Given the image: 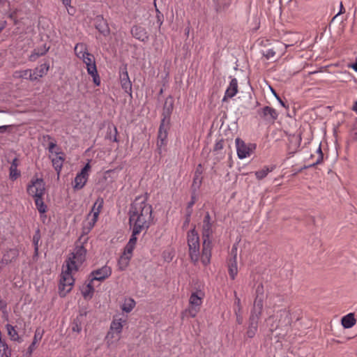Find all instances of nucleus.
I'll use <instances>...</instances> for the list:
<instances>
[{"label":"nucleus","instance_id":"f257e3e1","mask_svg":"<svg viewBox=\"0 0 357 357\" xmlns=\"http://www.w3.org/2000/svg\"><path fill=\"white\" fill-rule=\"evenodd\" d=\"M130 227H135V234H140L149 227L152 218V206L146 202V197H137L129 211Z\"/></svg>","mask_w":357,"mask_h":357},{"label":"nucleus","instance_id":"f03ea898","mask_svg":"<svg viewBox=\"0 0 357 357\" xmlns=\"http://www.w3.org/2000/svg\"><path fill=\"white\" fill-rule=\"evenodd\" d=\"M213 234L212 223L211 221V216L208 213H206L202 226V238H203V248L202 252L201 261L204 266L210 263L211 257V236Z\"/></svg>","mask_w":357,"mask_h":357},{"label":"nucleus","instance_id":"7ed1b4c3","mask_svg":"<svg viewBox=\"0 0 357 357\" xmlns=\"http://www.w3.org/2000/svg\"><path fill=\"white\" fill-rule=\"evenodd\" d=\"M262 287H257V296L254 302L253 308L249 319V326L246 331V336L248 338H252L258 328V321L262 312L263 309V296H260L259 293L262 291Z\"/></svg>","mask_w":357,"mask_h":357},{"label":"nucleus","instance_id":"20e7f679","mask_svg":"<svg viewBox=\"0 0 357 357\" xmlns=\"http://www.w3.org/2000/svg\"><path fill=\"white\" fill-rule=\"evenodd\" d=\"M77 271L75 266L70 263L63 266L59 287L61 296H65L71 290L75 281L72 273Z\"/></svg>","mask_w":357,"mask_h":357},{"label":"nucleus","instance_id":"39448f33","mask_svg":"<svg viewBox=\"0 0 357 357\" xmlns=\"http://www.w3.org/2000/svg\"><path fill=\"white\" fill-rule=\"evenodd\" d=\"M291 323L290 312L287 309L281 310L268 319L270 330L273 331L279 327L288 326Z\"/></svg>","mask_w":357,"mask_h":357},{"label":"nucleus","instance_id":"423d86ee","mask_svg":"<svg viewBox=\"0 0 357 357\" xmlns=\"http://www.w3.org/2000/svg\"><path fill=\"white\" fill-rule=\"evenodd\" d=\"M187 237L190 257L194 264H196L198 262L199 257H202L199 235L195 229H192L188 232Z\"/></svg>","mask_w":357,"mask_h":357},{"label":"nucleus","instance_id":"0eeeda50","mask_svg":"<svg viewBox=\"0 0 357 357\" xmlns=\"http://www.w3.org/2000/svg\"><path fill=\"white\" fill-rule=\"evenodd\" d=\"M86 250L84 247L83 244L77 243L75 248L72 253L70 254L68 259L66 261V264H72L75 266L76 269H78L86 259Z\"/></svg>","mask_w":357,"mask_h":357},{"label":"nucleus","instance_id":"6e6552de","mask_svg":"<svg viewBox=\"0 0 357 357\" xmlns=\"http://www.w3.org/2000/svg\"><path fill=\"white\" fill-rule=\"evenodd\" d=\"M204 297V293L201 290L196 291L191 294L189 298V307L185 310V312L188 313L191 317H196L199 311Z\"/></svg>","mask_w":357,"mask_h":357},{"label":"nucleus","instance_id":"1a4fd4ad","mask_svg":"<svg viewBox=\"0 0 357 357\" xmlns=\"http://www.w3.org/2000/svg\"><path fill=\"white\" fill-rule=\"evenodd\" d=\"M79 59H82L86 64L87 73L93 77V83L96 86H99L100 84V79L97 71L94 56L88 52Z\"/></svg>","mask_w":357,"mask_h":357},{"label":"nucleus","instance_id":"9d476101","mask_svg":"<svg viewBox=\"0 0 357 357\" xmlns=\"http://www.w3.org/2000/svg\"><path fill=\"white\" fill-rule=\"evenodd\" d=\"M237 155L239 159L246 158L254 152L256 144L252 143L246 144L243 139L237 137L235 139Z\"/></svg>","mask_w":357,"mask_h":357},{"label":"nucleus","instance_id":"9b49d317","mask_svg":"<svg viewBox=\"0 0 357 357\" xmlns=\"http://www.w3.org/2000/svg\"><path fill=\"white\" fill-rule=\"evenodd\" d=\"M27 192L33 197H43L45 193V183L42 178L32 179L27 186Z\"/></svg>","mask_w":357,"mask_h":357},{"label":"nucleus","instance_id":"f8f14e48","mask_svg":"<svg viewBox=\"0 0 357 357\" xmlns=\"http://www.w3.org/2000/svg\"><path fill=\"white\" fill-rule=\"evenodd\" d=\"M167 128L168 124L165 123V120H162L158 130L157 141V149L160 154L162 153L163 148L167 145Z\"/></svg>","mask_w":357,"mask_h":357},{"label":"nucleus","instance_id":"ddd939ff","mask_svg":"<svg viewBox=\"0 0 357 357\" xmlns=\"http://www.w3.org/2000/svg\"><path fill=\"white\" fill-rule=\"evenodd\" d=\"M91 169V166L89 163H87L81 170L79 173L77 174L75 178L73 183V188L75 190L82 189L86 184L88 177H89V171Z\"/></svg>","mask_w":357,"mask_h":357},{"label":"nucleus","instance_id":"4468645a","mask_svg":"<svg viewBox=\"0 0 357 357\" xmlns=\"http://www.w3.org/2000/svg\"><path fill=\"white\" fill-rule=\"evenodd\" d=\"M103 206V199L102 198H98L96 202L94 203L91 212L88 215L89 229H91L95 225L96 222L98 220L99 214Z\"/></svg>","mask_w":357,"mask_h":357},{"label":"nucleus","instance_id":"2eb2a0df","mask_svg":"<svg viewBox=\"0 0 357 357\" xmlns=\"http://www.w3.org/2000/svg\"><path fill=\"white\" fill-rule=\"evenodd\" d=\"M258 115L266 121L274 122L278 116L277 111L269 106H265L257 111Z\"/></svg>","mask_w":357,"mask_h":357},{"label":"nucleus","instance_id":"dca6fc26","mask_svg":"<svg viewBox=\"0 0 357 357\" xmlns=\"http://www.w3.org/2000/svg\"><path fill=\"white\" fill-rule=\"evenodd\" d=\"M112 273V269L109 266H104L91 273L92 280L101 281L108 278Z\"/></svg>","mask_w":357,"mask_h":357},{"label":"nucleus","instance_id":"f3484780","mask_svg":"<svg viewBox=\"0 0 357 357\" xmlns=\"http://www.w3.org/2000/svg\"><path fill=\"white\" fill-rule=\"evenodd\" d=\"M173 109L174 100L172 97L169 96L166 98L162 109L163 119L162 120H165V123H169V117L172 113Z\"/></svg>","mask_w":357,"mask_h":357},{"label":"nucleus","instance_id":"a211bd4d","mask_svg":"<svg viewBox=\"0 0 357 357\" xmlns=\"http://www.w3.org/2000/svg\"><path fill=\"white\" fill-rule=\"evenodd\" d=\"M236 248L234 247L231 249V254L233 255V257L229 260L228 264V271L230 278L234 280L237 273H238V267H237V261H236Z\"/></svg>","mask_w":357,"mask_h":357},{"label":"nucleus","instance_id":"6ab92c4d","mask_svg":"<svg viewBox=\"0 0 357 357\" xmlns=\"http://www.w3.org/2000/svg\"><path fill=\"white\" fill-rule=\"evenodd\" d=\"M50 68L48 63H44L40 64L38 67L36 68L33 70H31V81L37 80L38 78L45 75Z\"/></svg>","mask_w":357,"mask_h":357},{"label":"nucleus","instance_id":"aec40b11","mask_svg":"<svg viewBox=\"0 0 357 357\" xmlns=\"http://www.w3.org/2000/svg\"><path fill=\"white\" fill-rule=\"evenodd\" d=\"M238 93V81L236 78H232L227 86L222 101H226L228 98H231Z\"/></svg>","mask_w":357,"mask_h":357},{"label":"nucleus","instance_id":"412c9836","mask_svg":"<svg viewBox=\"0 0 357 357\" xmlns=\"http://www.w3.org/2000/svg\"><path fill=\"white\" fill-rule=\"evenodd\" d=\"M52 165L59 175L61 171L63 162L65 160V155L63 152H55V155L52 158Z\"/></svg>","mask_w":357,"mask_h":357},{"label":"nucleus","instance_id":"4be33fe9","mask_svg":"<svg viewBox=\"0 0 357 357\" xmlns=\"http://www.w3.org/2000/svg\"><path fill=\"white\" fill-rule=\"evenodd\" d=\"M131 34L134 38L142 42H146L149 40V36L146 29L142 26H134L131 29Z\"/></svg>","mask_w":357,"mask_h":357},{"label":"nucleus","instance_id":"5701e85b","mask_svg":"<svg viewBox=\"0 0 357 357\" xmlns=\"http://www.w3.org/2000/svg\"><path fill=\"white\" fill-rule=\"evenodd\" d=\"M126 323V319L122 317H114L111 322L109 329L111 331L117 333V334H121L123 325Z\"/></svg>","mask_w":357,"mask_h":357},{"label":"nucleus","instance_id":"b1692460","mask_svg":"<svg viewBox=\"0 0 357 357\" xmlns=\"http://www.w3.org/2000/svg\"><path fill=\"white\" fill-rule=\"evenodd\" d=\"M120 80L122 89L125 91V92L131 94L132 83L130 80L128 73L126 70L121 74Z\"/></svg>","mask_w":357,"mask_h":357},{"label":"nucleus","instance_id":"393cba45","mask_svg":"<svg viewBox=\"0 0 357 357\" xmlns=\"http://www.w3.org/2000/svg\"><path fill=\"white\" fill-rule=\"evenodd\" d=\"M301 139H301V134L294 135L290 137V138H289L290 144H289V149L290 150L289 153L293 154L298 150L300 145H301Z\"/></svg>","mask_w":357,"mask_h":357},{"label":"nucleus","instance_id":"a878e982","mask_svg":"<svg viewBox=\"0 0 357 357\" xmlns=\"http://www.w3.org/2000/svg\"><path fill=\"white\" fill-rule=\"evenodd\" d=\"M5 328L7 331V334L11 341L17 342L18 343H20L23 341L22 337L18 334L15 326L10 324H6Z\"/></svg>","mask_w":357,"mask_h":357},{"label":"nucleus","instance_id":"bb28decb","mask_svg":"<svg viewBox=\"0 0 357 357\" xmlns=\"http://www.w3.org/2000/svg\"><path fill=\"white\" fill-rule=\"evenodd\" d=\"M92 278L90 280L89 283L84 284L81 289L82 294L85 299H90L92 298L94 293V285Z\"/></svg>","mask_w":357,"mask_h":357},{"label":"nucleus","instance_id":"cd10ccee","mask_svg":"<svg viewBox=\"0 0 357 357\" xmlns=\"http://www.w3.org/2000/svg\"><path fill=\"white\" fill-rule=\"evenodd\" d=\"M86 312H80L72 323V331L73 332L80 333L82 331V322L84 319Z\"/></svg>","mask_w":357,"mask_h":357},{"label":"nucleus","instance_id":"c85d7f7f","mask_svg":"<svg viewBox=\"0 0 357 357\" xmlns=\"http://www.w3.org/2000/svg\"><path fill=\"white\" fill-rule=\"evenodd\" d=\"M18 251L15 249H10L7 251L3 256L1 263L8 264L15 260L18 257Z\"/></svg>","mask_w":357,"mask_h":357},{"label":"nucleus","instance_id":"c756f323","mask_svg":"<svg viewBox=\"0 0 357 357\" xmlns=\"http://www.w3.org/2000/svg\"><path fill=\"white\" fill-rule=\"evenodd\" d=\"M120 339H121V335L117 334V333H115L114 331H111L110 329L107 332L106 337H105L106 344L108 347H110L114 344L117 343Z\"/></svg>","mask_w":357,"mask_h":357},{"label":"nucleus","instance_id":"7c9ffc66","mask_svg":"<svg viewBox=\"0 0 357 357\" xmlns=\"http://www.w3.org/2000/svg\"><path fill=\"white\" fill-rule=\"evenodd\" d=\"M17 159L14 158L9 169V178L13 181L16 180L20 176V172L17 170Z\"/></svg>","mask_w":357,"mask_h":357},{"label":"nucleus","instance_id":"2f4dec72","mask_svg":"<svg viewBox=\"0 0 357 357\" xmlns=\"http://www.w3.org/2000/svg\"><path fill=\"white\" fill-rule=\"evenodd\" d=\"M356 320L354 314L349 313L342 318V324L345 328H350L355 325Z\"/></svg>","mask_w":357,"mask_h":357},{"label":"nucleus","instance_id":"473e14b6","mask_svg":"<svg viewBox=\"0 0 357 357\" xmlns=\"http://www.w3.org/2000/svg\"><path fill=\"white\" fill-rule=\"evenodd\" d=\"M75 55L79 58L89 52L87 45L83 43L76 44L74 48Z\"/></svg>","mask_w":357,"mask_h":357},{"label":"nucleus","instance_id":"72a5a7b5","mask_svg":"<svg viewBox=\"0 0 357 357\" xmlns=\"http://www.w3.org/2000/svg\"><path fill=\"white\" fill-rule=\"evenodd\" d=\"M42 336L43 333H40V331L38 329H37L35 332L33 340L27 349V353L29 355L32 354L33 351L35 349L36 344L41 340Z\"/></svg>","mask_w":357,"mask_h":357},{"label":"nucleus","instance_id":"f704fd0d","mask_svg":"<svg viewBox=\"0 0 357 357\" xmlns=\"http://www.w3.org/2000/svg\"><path fill=\"white\" fill-rule=\"evenodd\" d=\"M117 128L116 126L112 125L107 127V133L106 138L112 142H117Z\"/></svg>","mask_w":357,"mask_h":357},{"label":"nucleus","instance_id":"c9c22d12","mask_svg":"<svg viewBox=\"0 0 357 357\" xmlns=\"http://www.w3.org/2000/svg\"><path fill=\"white\" fill-rule=\"evenodd\" d=\"M40 240V230L38 229L36 231L35 234L33 236V244L34 245V256H33L34 257H36L38 255Z\"/></svg>","mask_w":357,"mask_h":357},{"label":"nucleus","instance_id":"e433bc0d","mask_svg":"<svg viewBox=\"0 0 357 357\" xmlns=\"http://www.w3.org/2000/svg\"><path fill=\"white\" fill-rule=\"evenodd\" d=\"M96 26V29L104 36H107L109 33L108 25L103 19L100 20L99 23H98Z\"/></svg>","mask_w":357,"mask_h":357},{"label":"nucleus","instance_id":"4c0bfd02","mask_svg":"<svg viewBox=\"0 0 357 357\" xmlns=\"http://www.w3.org/2000/svg\"><path fill=\"white\" fill-rule=\"evenodd\" d=\"M15 78H25L31 80V70L27 69L24 70H16L13 73Z\"/></svg>","mask_w":357,"mask_h":357},{"label":"nucleus","instance_id":"58836bf2","mask_svg":"<svg viewBox=\"0 0 357 357\" xmlns=\"http://www.w3.org/2000/svg\"><path fill=\"white\" fill-rule=\"evenodd\" d=\"M34 199H35V204H36V208L38 210V211L40 213H45L47 206L43 202L42 197H34Z\"/></svg>","mask_w":357,"mask_h":357},{"label":"nucleus","instance_id":"ea45409f","mask_svg":"<svg viewBox=\"0 0 357 357\" xmlns=\"http://www.w3.org/2000/svg\"><path fill=\"white\" fill-rule=\"evenodd\" d=\"M135 301L132 298H129L122 305V310L126 312H130L135 307Z\"/></svg>","mask_w":357,"mask_h":357},{"label":"nucleus","instance_id":"a19ab883","mask_svg":"<svg viewBox=\"0 0 357 357\" xmlns=\"http://www.w3.org/2000/svg\"><path fill=\"white\" fill-rule=\"evenodd\" d=\"M273 171V168H270L268 167H264L263 169L255 172V176L257 179L261 180L265 178L268 174Z\"/></svg>","mask_w":357,"mask_h":357},{"label":"nucleus","instance_id":"79ce46f5","mask_svg":"<svg viewBox=\"0 0 357 357\" xmlns=\"http://www.w3.org/2000/svg\"><path fill=\"white\" fill-rule=\"evenodd\" d=\"M131 257H132L128 256L127 255L123 253L119 259V264L121 269H124L128 266Z\"/></svg>","mask_w":357,"mask_h":357},{"label":"nucleus","instance_id":"37998d69","mask_svg":"<svg viewBox=\"0 0 357 357\" xmlns=\"http://www.w3.org/2000/svg\"><path fill=\"white\" fill-rule=\"evenodd\" d=\"M202 177L200 176V173H199V174H197V173H195V177H194V179H193V183H192V186L195 188H199L201 183H202Z\"/></svg>","mask_w":357,"mask_h":357},{"label":"nucleus","instance_id":"c03bdc74","mask_svg":"<svg viewBox=\"0 0 357 357\" xmlns=\"http://www.w3.org/2000/svg\"><path fill=\"white\" fill-rule=\"evenodd\" d=\"M317 152L319 153L318 158L317 159L316 162H314V163L310 165V167H314L315 165L320 164L323 161L324 156H323V153L321 151L320 146H319V148L317 149Z\"/></svg>","mask_w":357,"mask_h":357},{"label":"nucleus","instance_id":"a18cd8bd","mask_svg":"<svg viewBox=\"0 0 357 357\" xmlns=\"http://www.w3.org/2000/svg\"><path fill=\"white\" fill-rule=\"evenodd\" d=\"M135 245L127 243L125 247L123 254L127 255L128 256L132 257V251L135 248Z\"/></svg>","mask_w":357,"mask_h":357},{"label":"nucleus","instance_id":"49530a36","mask_svg":"<svg viewBox=\"0 0 357 357\" xmlns=\"http://www.w3.org/2000/svg\"><path fill=\"white\" fill-rule=\"evenodd\" d=\"M131 227L132 228V236H131L128 243L135 245L136 243H137V235H138L139 234H135V227Z\"/></svg>","mask_w":357,"mask_h":357},{"label":"nucleus","instance_id":"de8ad7c7","mask_svg":"<svg viewBox=\"0 0 357 357\" xmlns=\"http://www.w3.org/2000/svg\"><path fill=\"white\" fill-rule=\"evenodd\" d=\"M263 55L267 59H269L273 58L275 55V52L273 49H268L266 51L263 52Z\"/></svg>","mask_w":357,"mask_h":357},{"label":"nucleus","instance_id":"09e8293b","mask_svg":"<svg viewBox=\"0 0 357 357\" xmlns=\"http://www.w3.org/2000/svg\"><path fill=\"white\" fill-rule=\"evenodd\" d=\"M48 150L51 153H55V152H59L58 151L59 150V149L57 148L55 142H51L49 144Z\"/></svg>","mask_w":357,"mask_h":357},{"label":"nucleus","instance_id":"8fccbe9b","mask_svg":"<svg viewBox=\"0 0 357 357\" xmlns=\"http://www.w3.org/2000/svg\"><path fill=\"white\" fill-rule=\"evenodd\" d=\"M222 149H223V140L220 139V140L217 141L214 145L213 151H218L220 150H222Z\"/></svg>","mask_w":357,"mask_h":357},{"label":"nucleus","instance_id":"3c124183","mask_svg":"<svg viewBox=\"0 0 357 357\" xmlns=\"http://www.w3.org/2000/svg\"><path fill=\"white\" fill-rule=\"evenodd\" d=\"M156 12H157V15H156L157 22L159 24V27H160V26L162 24V22H163V16L160 13V12L159 11V10L158 8H156Z\"/></svg>","mask_w":357,"mask_h":357},{"label":"nucleus","instance_id":"603ef678","mask_svg":"<svg viewBox=\"0 0 357 357\" xmlns=\"http://www.w3.org/2000/svg\"><path fill=\"white\" fill-rule=\"evenodd\" d=\"M234 312H235V314L236 315V322L238 324H242L243 321V316L241 314V311L240 312H237L236 310H234Z\"/></svg>","mask_w":357,"mask_h":357},{"label":"nucleus","instance_id":"864d4df0","mask_svg":"<svg viewBox=\"0 0 357 357\" xmlns=\"http://www.w3.org/2000/svg\"><path fill=\"white\" fill-rule=\"evenodd\" d=\"M353 139L357 141V123L354 126L351 131Z\"/></svg>","mask_w":357,"mask_h":357},{"label":"nucleus","instance_id":"5fc2aeb1","mask_svg":"<svg viewBox=\"0 0 357 357\" xmlns=\"http://www.w3.org/2000/svg\"><path fill=\"white\" fill-rule=\"evenodd\" d=\"M234 303L236 305V307L234 310H236L237 312H240L241 311V305L240 298H236Z\"/></svg>","mask_w":357,"mask_h":357},{"label":"nucleus","instance_id":"6e6d98bb","mask_svg":"<svg viewBox=\"0 0 357 357\" xmlns=\"http://www.w3.org/2000/svg\"><path fill=\"white\" fill-rule=\"evenodd\" d=\"M340 12L333 17V20L340 14L343 13L344 12V8L343 7L342 3L340 2Z\"/></svg>","mask_w":357,"mask_h":357},{"label":"nucleus","instance_id":"4d7b16f0","mask_svg":"<svg viewBox=\"0 0 357 357\" xmlns=\"http://www.w3.org/2000/svg\"><path fill=\"white\" fill-rule=\"evenodd\" d=\"M274 95L277 98V99L278 100V101L280 102V105L284 107H286V105H285V103L277 96V94L275 93H274Z\"/></svg>","mask_w":357,"mask_h":357},{"label":"nucleus","instance_id":"13d9d810","mask_svg":"<svg viewBox=\"0 0 357 357\" xmlns=\"http://www.w3.org/2000/svg\"><path fill=\"white\" fill-rule=\"evenodd\" d=\"M63 1V3L66 6H70L71 3V0H61Z\"/></svg>","mask_w":357,"mask_h":357},{"label":"nucleus","instance_id":"bf43d9fd","mask_svg":"<svg viewBox=\"0 0 357 357\" xmlns=\"http://www.w3.org/2000/svg\"><path fill=\"white\" fill-rule=\"evenodd\" d=\"M352 109L357 113V101L354 102V105L352 107Z\"/></svg>","mask_w":357,"mask_h":357},{"label":"nucleus","instance_id":"052dcab7","mask_svg":"<svg viewBox=\"0 0 357 357\" xmlns=\"http://www.w3.org/2000/svg\"><path fill=\"white\" fill-rule=\"evenodd\" d=\"M201 167H202L201 165H199V166H198V167H197V170H196L195 173H197V174H199V173H200V174H202V171H201V169H201Z\"/></svg>","mask_w":357,"mask_h":357},{"label":"nucleus","instance_id":"680f3d73","mask_svg":"<svg viewBox=\"0 0 357 357\" xmlns=\"http://www.w3.org/2000/svg\"><path fill=\"white\" fill-rule=\"evenodd\" d=\"M351 68H353L356 72H357V61H356V63H354L352 65Z\"/></svg>","mask_w":357,"mask_h":357},{"label":"nucleus","instance_id":"e2e57ef3","mask_svg":"<svg viewBox=\"0 0 357 357\" xmlns=\"http://www.w3.org/2000/svg\"><path fill=\"white\" fill-rule=\"evenodd\" d=\"M6 126H0V131H3L6 130Z\"/></svg>","mask_w":357,"mask_h":357},{"label":"nucleus","instance_id":"0e129e2a","mask_svg":"<svg viewBox=\"0 0 357 357\" xmlns=\"http://www.w3.org/2000/svg\"><path fill=\"white\" fill-rule=\"evenodd\" d=\"M193 204H194V202H193V201H192L191 202H190V203H189L188 206H189V207H190V206H192Z\"/></svg>","mask_w":357,"mask_h":357},{"label":"nucleus","instance_id":"69168bd1","mask_svg":"<svg viewBox=\"0 0 357 357\" xmlns=\"http://www.w3.org/2000/svg\"><path fill=\"white\" fill-rule=\"evenodd\" d=\"M6 0H0V4H3Z\"/></svg>","mask_w":357,"mask_h":357},{"label":"nucleus","instance_id":"338daca9","mask_svg":"<svg viewBox=\"0 0 357 357\" xmlns=\"http://www.w3.org/2000/svg\"><path fill=\"white\" fill-rule=\"evenodd\" d=\"M45 52H42V53H37L36 55L37 56H40L41 55H43Z\"/></svg>","mask_w":357,"mask_h":357},{"label":"nucleus","instance_id":"774afa93","mask_svg":"<svg viewBox=\"0 0 357 357\" xmlns=\"http://www.w3.org/2000/svg\"><path fill=\"white\" fill-rule=\"evenodd\" d=\"M154 5L156 7L155 0H154Z\"/></svg>","mask_w":357,"mask_h":357}]
</instances>
